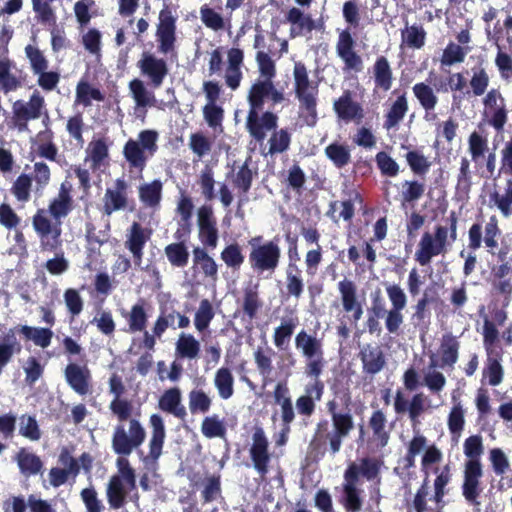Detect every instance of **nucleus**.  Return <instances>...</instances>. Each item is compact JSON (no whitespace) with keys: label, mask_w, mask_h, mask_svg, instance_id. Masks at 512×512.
<instances>
[{"label":"nucleus","mask_w":512,"mask_h":512,"mask_svg":"<svg viewBox=\"0 0 512 512\" xmlns=\"http://www.w3.org/2000/svg\"><path fill=\"white\" fill-rule=\"evenodd\" d=\"M386 293L391 303V309L385 319V328L390 334H397L404 321L402 311L407 305V296L397 284L388 285Z\"/></svg>","instance_id":"nucleus-15"},{"label":"nucleus","mask_w":512,"mask_h":512,"mask_svg":"<svg viewBox=\"0 0 512 512\" xmlns=\"http://www.w3.org/2000/svg\"><path fill=\"white\" fill-rule=\"evenodd\" d=\"M179 313L173 307H161L160 314L152 327L153 333L157 336H162L168 328L176 329L175 320L178 318Z\"/></svg>","instance_id":"nucleus-62"},{"label":"nucleus","mask_w":512,"mask_h":512,"mask_svg":"<svg viewBox=\"0 0 512 512\" xmlns=\"http://www.w3.org/2000/svg\"><path fill=\"white\" fill-rule=\"evenodd\" d=\"M426 401L427 397L422 392L415 393L410 400H407L402 390L398 389L394 397V411L397 415L408 413L410 421L416 424L427 410Z\"/></svg>","instance_id":"nucleus-21"},{"label":"nucleus","mask_w":512,"mask_h":512,"mask_svg":"<svg viewBox=\"0 0 512 512\" xmlns=\"http://www.w3.org/2000/svg\"><path fill=\"white\" fill-rule=\"evenodd\" d=\"M409 109L406 92H403L394 100L385 114L383 127L386 130L396 128L404 119Z\"/></svg>","instance_id":"nucleus-42"},{"label":"nucleus","mask_w":512,"mask_h":512,"mask_svg":"<svg viewBox=\"0 0 512 512\" xmlns=\"http://www.w3.org/2000/svg\"><path fill=\"white\" fill-rule=\"evenodd\" d=\"M499 336L500 332L496 324L493 321L485 319L482 326V338L485 353L503 351L502 348L498 346Z\"/></svg>","instance_id":"nucleus-60"},{"label":"nucleus","mask_w":512,"mask_h":512,"mask_svg":"<svg viewBox=\"0 0 512 512\" xmlns=\"http://www.w3.org/2000/svg\"><path fill=\"white\" fill-rule=\"evenodd\" d=\"M401 38L407 47L421 49L425 44L426 32L422 26L414 24L402 31Z\"/></svg>","instance_id":"nucleus-64"},{"label":"nucleus","mask_w":512,"mask_h":512,"mask_svg":"<svg viewBox=\"0 0 512 512\" xmlns=\"http://www.w3.org/2000/svg\"><path fill=\"white\" fill-rule=\"evenodd\" d=\"M501 11L505 14V19L502 24L500 21L494 24L493 31L488 39L494 40L497 44L499 40L505 37L507 42L512 43V4L509 3Z\"/></svg>","instance_id":"nucleus-57"},{"label":"nucleus","mask_w":512,"mask_h":512,"mask_svg":"<svg viewBox=\"0 0 512 512\" xmlns=\"http://www.w3.org/2000/svg\"><path fill=\"white\" fill-rule=\"evenodd\" d=\"M261 240L262 236H256L248 241L251 247L248 257L250 267L257 274H273L280 264L281 248L276 239L259 244Z\"/></svg>","instance_id":"nucleus-10"},{"label":"nucleus","mask_w":512,"mask_h":512,"mask_svg":"<svg viewBox=\"0 0 512 512\" xmlns=\"http://www.w3.org/2000/svg\"><path fill=\"white\" fill-rule=\"evenodd\" d=\"M343 310L350 315V320L357 323L363 315V307L357 297V286L350 279H343L337 284Z\"/></svg>","instance_id":"nucleus-24"},{"label":"nucleus","mask_w":512,"mask_h":512,"mask_svg":"<svg viewBox=\"0 0 512 512\" xmlns=\"http://www.w3.org/2000/svg\"><path fill=\"white\" fill-rule=\"evenodd\" d=\"M64 377L77 394L83 396L91 392V372L86 365L69 363L64 369Z\"/></svg>","instance_id":"nucleus-27"},{"label":"nucleus","mask_w":512,"mask_h":512,"mask_svg":"<svg viewBox=\"0 0 512 512\" xmlns=\"http://www.w3.org/2000/svg\"><path fill=\"white\" fill-rule=\"evenodd\" d=\"M356 41L349 29H344L339 33L336 43V53L344 63V71L361 72L363 69V60L361 55L355 50Z\"/></svg>","instance_id":"nucleus-17"},{"label":"nucleus","mask_w":512,"mask_h":512,"mask_svg":"<svg viewBox=\"0 0 512 512\" xmlns=\"http://www.w3.org/2000/svg\"><path fill=\"white\" fill-rule=\"evenodd\" d=\"M201 433L208 439L225 438L227 429L217 414L207 416L201 423Z\"/></svg>","instance_id":"nucleus-63"},{"label":"nucleus","mask_w":512,"mask_h":512,"mask_svg":"<svg viewBox=\"0 0 512 512\" xmlns=\"http://www.w3.org/2000/svg\"><path fill=\"white\" fill-rule=\"evenodd\" d=\"M274 403L279 406L281 424L291 425L296 418V408L286 382H278L273 391Z\"/></svg>","instance_id":"nucleus-29"},{"label":"nucleus","mask_w":512,"mask_h":512,"mask_svg":"<svg viewBox=\"0 0 512 512\" xmlns=\"http://www.w3.org/2000/svg\"><path fill=\"white\" fill-rule=\"evenodd\" d=\"M489 142L486 135L473 131L468 137V152L471 160L479 166L481 158L485 157L486 152L489 150Z\"/></svg>","instance_id":"nucleus-59"},{"label":"nucleus","mask_w":512,"mask_h":512,"mask_svg":"<svg viewBox=\"0 0 512 512\" xmlns=\"http://www.w3.org/2000/svg\"><path fill=\"white\" fill-rule=\"evenodd\" d=\"M158 133L155 130H142L138 139H128L123 147V156L130 170L143 172L147 162L158 150Z\"/></svg>","instance_id":"nucleus-8"},{"label":"nucleus","mask_w":512,"mask_h":512,"mask_svg":"<svg viewBox=\"0 0 512 512\" xmlns=\"http://www.w3.org/2000/svg\"><path fill=\"white\" fill-rule=\"evenodd\" d=\"M198 237L205 248L215 249L218 244L219 233L217 220L210 205H202L197 210Z\"/></svg>","instance_id":"nucleus-18"},{"label":"nucleus","mask_w":512,"mask_h":512,"mask_svg":"<svg viewBox=\"0 0 512 512\" xmlns=\"http://www.w3.org/2000/svg\"><path fill=\"white\" fill-rule=\"evenodd\" d=\"M249 110L245 127L249 135L259 143H262L267 132L274 130L278 125V116L271 112H260L266 101L271 105L280 104L285 100L283 90L277 89L273 80L257 79L250 87L247 95Z\"/></svg>","instance_id":"nucleus-4"},{"label":"nucleus","mask_w":512,"mask_h":512,"mask_svg":"<svg viewBox=\"0 0 512 512\" xmlns=\"http://www.w3.org/2000/svg\"><path fill=\"white\" fill-rule=\"evenodd\" d=\"M158 408L165 413L184 420L187 416L185 406L182 404V394L178 387L165 390L158 400Z\"/></svg>","instance_id":"nucleus-33"},{"label":"nucleus","mask_w":512,"mask_h":512,"mask_svg":"<svg viewBox=\"0 0 512 512\" xmlns=\"http://www.w3.org/2000/svg\"><path fill=\"white\" fill-rule=\"evenodd\" d=\"M484 106L483 115L487 118V123L501 133L508 122V109L506 100L498 88L490 89L482 98Z\"/></svg>","instance_id":"nucleus-13"},{"label":"nucleus","mask_w":512,"mask_h":512,"mask_svg":"<svg viewBox=\"0 0 512 512\" xmlns=\"http://www.w3.org/2000/svg\"><path fill=\"white\" fill-rule=\"evenodd\" d=\"M295 95L299 101L300 117L309 127L318 121L317 103L318 87L311 86L307 68L304 63L296 62L293 70Z\"/></svg>","instance_id":"nucleus-7"},{"label":"nucleus","mask_w":512,"mask_h":512,"mask_svg":"<svg viewBox=\"0 0 512 512\" xmlns=\"http://www.w3.org/2000/svg\"><path fill=\"white\" fill-rule=\"evenodd\" d=\"M177 15L165 5L159 12L155 37L157 48L161 54L167 55L175 51L177 41Z\"/></svg>","instance_id":"nucleus-12"},{"label":"nucleus","mask_w":512,"mask_h":512,"mask_svg":"<svg viewBox=\"0 0 512 512\" xmlns=\"http://www.w3.org/2000/svg\"><path fill=\"white\" fill-rule=\"evenodd\" d=\"M193 262L195 265L200 266L201 272L205 277L211 278L212 280L217 279L218 266L205 248L195 247L193 249Z\"/></svg>","instance_id":"nucleus-58"},{"label":"nucleus","mask_w":512,"mask_h":512,"mask_svg":"<svg viewBox=\"0 0 512 512\" xmlns=\"http://www.w3.org/2000/svg\"><path fill=\"white\" fill-rule=\"evenodd\" d=\"M73 186L69 181L60 184L56 197L52 198L48 210L38 209L32 217V226L44 252H55L62 246V219L74 208Z\"/></svg>","instance_id":"nucleus-3"},{"label":"nucleus","mask_w":512,"mask_h":512,"mask_svg":"<svg viewBox=\"0 0 512 512\" xmlns=\"http://www.w3.org/2000/svg\"><path fill=\"white\" fill-rule=\"evenodd\" d=\"M146 432L137 419H130L129 433L124 425H117L112 436V448L117 455L128 456L145 440Z\"/></svg>","instance_id":"nucleus-11"},{"label":"nucleus","mask_w":512,"mask_h":512,"mask_svg":"<svg viewBox=\"0 0 512 512\" xmlns=\"http://www.w3.org/2000/svg\"><path fill=\"white\" fill-rule=\"evenodd\" d=\"M333 109L337 117L345 122H360L364 117L361 104L353 100L352 93L349 90L344 91L343 94L334 101Z\"/></svg>","instance_id":"nucleus-28"},{"label":"nucleus","mask_w":512,"mask_h":512,"mask_svg":"<svg viewBox=\"0 0 512 512\" xmlns=\"http://www.w3.org/2000/svg\"><path fill=\"white\" fill-rule=\"evenodd\" d=\"M129 185L124 178H117L113 188H107L103 197L102 212L106 216L124 210L128 206Z\"/></svg>","instance_id":"nucleus-22"},{"label":"nucleus","mask_w":512,"mask_h":512,"mask_svg":"<svg viewBox=\"0 0 512 512\" xmlns=\"http://www.w3.org/2000/svg\"><path fill=\"white\" fill-rule=\"evenodd\" d=\"M152 230L134 221L126 231L125 248L132 254L135 265H140L144 256V248L151 239Z\"/></svg>","instance_id":"nucleus-20"},{"label":"nucleus","mask_w":512,"mask_h":512,"mask_svg":"<svg viewBox=\"0 0 512 512\" xmlns=\"http://www.w3.org/2000/svg\"><path fill=\"white\" fill-rule=\"evenodd\" d=\"M44 104V98L37 91L30 96L28 103L22 100L14 102L13 121L15 126L20 131L25 130L29 120L38 119L41 116V110Z\"/></svg>","instance_id":"nucleus-19"},{"label":"nucleus","mask_w":512,"mask_h":512,"mask_svg":"<svg viewBox=\"0 0 512 512\" xmlns=\"http://www.w3.org/2000/svg\"><path fill=\"white\" fill-rule=\"evenodd\" d=\"M460 342L452 334H445L440 344V361L435 354L430 356L429 368H453L459 357Z\"/></svg>","instance_id":"nucleus-26"},{"label":"nucleus","mask_w":512,"mask_h":512,"mask_svg":"<svg viewBox=\"0 0 512 512\" xmlns=\"http://www.w3.org/2000/svg\"><path fill=\"white\" fill-rule=\"evenodd\" d=\"M324 153L337 169H342L351 162V151L346 144L332 142L325 147Z\"/></svg>","instance_id":"nucleus-52"},{"label":"nucleus","mask_w":512,"mask_h":512,"mask_svg":"<svg viewBox=\"0 0 512 512\" xmlns=\"http://www.w3.org/2000/svg\"><path fill=\"white\" fill-rule=\"evenodd\" d=\"M227 58L225 83L230 89L236 90L243 78L241 67L244 61V52L240 48L232 47L227 52Z\"/></svg>","instance_id":"nucleus-34"},{"label":"nucleus","mask_w":512,"mask_h":512,"mask_svg":"<svg viewBox=\"0 0 512 512\" xmlns=\"http://www.w3.org/2000/svg\"><path fill=\"white\" fill-rule=\"evenodd\" d=\"M482 246L498 261L490 268L489 283L495 294L504 297V306H508L512 300V257H508L512 241L503 236L495 215L490 216L484 226L477 221L468 229V248L476 251Z\"/></svg>","instance_id":"nucleus-1"},{"label":"nucleus","mask_w":512,"mask_h":512,"mask_svg":"<svg viewBox=\"0 0 512 512\" xmlns=\"http://www.w3.org/2000/svg\"><path fill=\"white\" fill-rule=\"evenodd\" d=\"M489 206L500 211L502 216L512 214V178H507L503 189L495 188L489 193Z\"/></svg>","instance_id":"nucleus-38"},{"label":"nucleus","mask_w":512,"mask_h":512,"mask_svg":"<svg viewBox=\"0 0 512 512\" xmlns=\"http://www.w3.org/2000/svg\"><path fill=\"white\" fill-rule=\"evenodd\" d=\"M298 325L297 317H289L282 319L279 326L274 329L273 343L279 350L288 348L291 337Z\"/></svg>","instance_id":"nucleus-45"},{"label":"nucleus","mask_w":512,"mask_h":512,"mask_svg":"<svg viewBox=\"0 0 512 512\" xmlns=\"http://www.w3.org/2000/svg\"><path fill=\"white\" fill-rule=\"evenodd\" d=\"M285 19L292 25L290 36H300L304 31L311 32L316 28L315 21L309 14H304L299 8L292 7L286 13Z\"/></svg>","instance_id":"nucleus-41"},{"label":"nucleus","mask_w":512,"mask_h":512,"mask_svg":"<svg viewBox=\"0 0 512 512\" xmlns=\"http://www.w3.org/2000/svg\"><path fill=\"white\" fill-rule=\"evenodd\" d=\"M426 185L418 180H404L401 183L400 202L401 206H413L425 194Z\"/></svg>","instance_id":"nucleus-47"},{"label":"nucleus","mask_w":512,"mask_h":512,"mask_svg":"<svg viewBox=\"0 0 512 512\" xmlns=\"http://www.w3.org/2000/svg\"><path fill=\"white\" fill-rule=\"evenodd\" d=\"M124 482V478L118 474L110 477L106 487V498L110 509L118 510L126 505L128 491Z\"/></svg>","instance_id":"nucleus-39"},{"label":"nucleus","mask_w":512,"mask_h":512,"mask_svg":"<svg viewBox=\"0 0 512 512\" xmlns=\"http://www.w3.org/2000/svg\"><path fill=\"white\" fill-rule=\"evenodd\" d=\"M503 351L486 353V360L482 370V383L487 381L490 386H498L504 379Z\"/></svg>","instance_id":"nucleus-32"},{"label":"nucleus","mask_w":512,"mask_h":512,"mask_svg":"<svg viewBox=\"0 0 512 512\" xmlns=\"http://www.w3.org/2000/svg\"><path fill=\"white\" fill-rule=\"evenodd\" d=\"M215 317V310L213 304L209 299H202L194 314V326L199 333H204L208 330L210 323Z\"/></svg>","instance_id":"nucleus-56"},{"label":"nucleus","mask_w":512,"mask_h":512,"mask_svg":"<svg viewBox=\"0 0 512 512\" xmlns=\"http://www.w3.org/2000/svg\"><path fill=\"white\" fill-rule=\"evenodd\" d=\"M17 464L25 476L36 475L41 472L43 462L39 456L21 448L16 455Z\"/></svg>","instance_id":"nucleus-53"},{"label":"nucleus","mask_w":512,"mask_h":512,"mask_svg":"<svg viewBox=\"0 0 512 512\" xmlns=\"http://www.w3.org/2000/svg\"><path fill=\"white\" fill-rule=\"evenodd\" d=\"M176 356L182 359H195L200 353V343L192 334L181 333L176 342Z\"/></svg>","instance_id":"nucleus-55"},{"label":"nucleus","mask_w":512,"mask_h":512,"mask_svg":"<svg viewBox=\"0 0 512 512\" xmlns=\"http://www.w3.org/2000/svg\"><path fill=\"white\" fill-rule=\"evenodd\" d=\"M200 19L206 28L216 32L231 28L230 18H224L221 13L208 4H203L200 7Z\"/></svg>","instance_id":"nucleus-44"},{"label":"nucleus","mask_w":512,"mask_h":512,"mask_svg":"<svg viewBox=\"0 0 512 512\" xmlns=\"http://www.w3.org/2000/svg\"><path fill=\"white\" fill-rule=\"evenodd\" d=\"M368 427L372 431L371 442L377 448H384L390 440V430L387 429V418L381 409L374 410L368 420Z\"/></svg>","instance_id":"nucleus-35"},{"label":"nucleus","mask_w":512,"mask_h":512,"mask_svg":"<svg viewBox=\"0 0 512 512\" xmlns=\"http://www.w3.org/2000/svg\"><path fill=\"white\" fill-rule=\"evenodd\" d=\"M341 400L344 408L340 409L335 399L326 403L327 412L331 417L333 430L329 431L328 422L320 421L316 425L315 432L308 446V454L314 461H319L325 457L329 446L332 455L337 454L342 446V442L354 430V418L349 408L351 404V395L348 389L343 391Z\"/></svg>","instance_id":"nucleus-2"},{"label":"nucleus","mask_w":512,"mask_h":512,"mask_svg":"<svg viewBox=\"0 0 512 512\" xmlns=\"http://www.w3.org/2000/svg\"><path fill=\"white\" fill-rule=\"evenodd\" d=\"M220 258L228 268L234 271L240 270L241 266L245 261V256L242 252V248L237 242L227 245L222 250Z\"/></svg>","instance_id":"nucleus-61"},{"label":"nucleus","mask_w":512,"mask_h":512,"mask_svg":"<svg viewBox=\"0 0 512 512\" xmlns=\"http://www.w3.org/2000/svg\"><path fill=\"white\" fill-rule=\"evenodd\" d=\"M214 386L221 399L227 400L234 395V376L228 367H220L215 372Z\"/></svg>","instance_id":"nucleus-51"},{"label":"nucleus","mask_w":512,"mask_h":512,"mask_svg":"<svg viewBox=\"0 0 512 512\" xmlns=\"http://www.w3.org/2000/svg\"><path fill=\"white\" fill-rule=\"evenodd\" d=\"M359 358L362 362L363 371L369 375L379 373L386 365L385 355L379 346L367 344L359 352Z\"/></svg>","instance_id":"nucleus-36"},{"label":"nucleus","mask_w":512,"mask_h":512,"mask_svg":"<svg viewBox=\"0 0 512 512\" xmlns=\"http://www.w3.org/2000/svg\"><path fill=\"white\" fill-rule=\"evenodd\" d=\"M164 253L168 262L173 267L184 268L189 263L190 253L184 241L168 244L164 248Z\"/></svg>","instance_id":"nucleus-50"},{"label":"nucleus","mask_w":512,"mask_h":512,"mask_svg":"<svg viewBox=\"0 0 512 512\" xmlns=\"http://www.w3.org/2000/svg\"><path fill=\"white\" fill-rule=\"evenodd\" d=\"M314 381L305 386V393L300 395L295 402V408L300 416L309 418L316 410V402L322 399L325 385L319 378H313Z\"/></svg>","instance_id":"nucleus-23"},{"label":"nucleus","mask_w":512,"mask_h":512,"mask_svg":"<svg viewBox=\"0 0 512 512\" xmlns=\"http://www.w3.org/2000/svg\"><path fill=\"white\" fill-rule=\"evenodd\" d=\"M372 74L375 89L387 92L394 81L393 70L385 56H378L372 66Z\"/></svg>","instance_id":"nucleus-40"},{"label":"nucleus","mask_w":512,"mask_h":512,"mask_svg":"<svg viewBox=\"0 0 512 512\" xmlns=\"http://www.w3.org/2000/svg\"><path fill=\"white\" fill-rule=\"evenodd\" d=\"M262 305L263 302L258 292V285L246 287L243 291L242 310L243 314L248 317L249 321H252L257 317Z\"/></svg>","instance_id":"nucleus-54"},{"label":"nucleus","mask_w":512,"mask_h":512,"mask_svg":"<svg viewBox=\"0 0 512 512\" xmlns=\"http://www.w3.org/2000/svg\"><path fill=\"white\" fill-rule=\"evenodd\" d=\"M412 92L421 108L425 111L424 119L426 121L435 120L437 114L434 111L438 105L439 98L434 89L425 82H418L413 85Z\"/></svg>","instance_id":"nucleus-30"},{"label":"nucleus","mask_w":512,"mask_h":512,"mask_svg":"<svg viewBox=\"0 0 512 512\" xmlns=\"http://www.w3.org/2000/svg\"><path fill=\"white\" fill-rule=\"evenodd\" d=\"M383 461L381 459L364 457L359 464L352 462L344 471L342 485V505L346 512H361L363 506V490L358 487L360 477L368 481L379 477Z\"/></svg>","instance_id":"nucleus-5"},{"label":"nucleus","mask_w":512,"mask_h":512,"mask_svg":"<svg viewBox=\"0 0 512 512\" xmlns=\"http://www.w3.org/2000/svg\"><path fill=\"white\" fill-rule=\"evenodd\" d=\"M146 306V301L140 298L134 305L131 306L130 311L121 312L122 317L128 324L130 333L143 332L146 330L149 318Z\"/></svg>","instance_id":"nucleus-37"},{"label":"nucleus","mask_w":512,"mask_h":512,"mask_svg":"<svg viewBox=\"0 0 512 512\" xmlns=\"http://www.w3.org/2000/svg\"><path fill=\"white\" fill-rule=\"evenodd\" d=\"M142 75L148 77L153 87L158 88L163 84L169 69L167 63L162 58H157L153 54L144 52L137 63Z\"/></svg>","instance_id":"nucleus-25"},{"label":"nucleus","mask_w":512,"mask_h":512,"mask_svg":"<svg viewBox=\"0 0 512 512\" xmlns=\"http://www.w3.org/2000/svg\"><path fill=\"white\" fill-rule=\"evenodd\" d=\"M295 347L305 358L304 373L309 378H319L325 368L323 338L300 330L295 336Z\"/></svg>","instance_id":"nucleus-9"},{"label":"nucleus","mask_w":512,"mask_h":512,"mask_svg":"<svg viewBox=\"0 0 512 512\" xmlns=\"http://www.w3.org/2000/svg\"><path fill=\"white\" fill-rule=\"evenodd\" d=\"M163 184L159 179L150 183H145L139 187V199L144 206L156 208L160 205L162 199Z\"/></svg>","instance_id":"nucleus-48"},{"label":"nucleus","mask_w":512,"mask_h":512,"mask_svg":"<svg viewBox=\"0 0 512 512\" xmlns=\"http://www.w3.org/2000/svg\"><path fill=\"white\" fill-rule=\"evenodd\" d=\"M484 61L481 60L479 65L471 68V78L469 80L470 91L474 97L485 96L490 85V76L483 66Z\"/></svg>","instance_id":"nucleus-43"},{"label":"nucleus","mask_w":512,"mask_h":512,"mask_svg":"<svg viewBox=\"0 0 512 512\" xmlns=\"http://www.w3.org/2000/svg\"><path fill=\"white\" fill-rule=\"evenodd\" d=\"M249 454L254 469L262 478H265L269 472L271 454L268 438L261 427L255 428L253 432Z\"/></svg>","instance_id":"nucleus-16"},{"label":"nucleus","mask_w":512,"mask_h":512,"mask_svg":"<svg viewBox=\"0 0 512 512\" xmlns=\"http://www.w3.org/2000/svg\"><path fill=\"white\" fill-rule=\"evenodd\" d=\"M149 426L151 428V438L149 440L148 458L157 461L162 454L166 430L161 415L154 413L149 417Z\"/></svg>","instance_id":"nucleus-31"},{"label":"nucleus","mask_w":512,"mask_h":512,"mask_svg":"<svg viewBox=\"0 0 512 512\" xmlns=\"http://www.w3.org/2000/svg\"><path fill=\"white\" fill-rule=\"evenodd\" d=\"M447 221L449 222V227L437 225L434 228V234L430 232L423 233L415 252V260L421 266L429 265L434 257L447 252V247L450 244L448 242V233H450L452 241L456 240L458 218L454 211H451Z\"/></svg>","instance_id":"nucleus-6"},{"label":"nucleus","mask_w":512,"mask_h":512,"mask_svg":"<svg viewBox=\"0 0 512 512\" xmlns=\"http://www.w3.org/2000/svg\"><path fill=\"white\" fill-rule=\"evenodd\" d=\"M285 288L287 297H294L296 300L302 297L304 293V280L302 270L297 264L287 265Z\"/></svg>","instance_id":"nucleus-46"},{"label":"nucleus","mask_w":512,"mask_h":512,"mask_svg":"<svg viewBox=\"0 0 512 512\" xmlns=\"http://www.w3.org/2000/svg\"><path fill=\"white\" fill-rule=\"evenodd\" d=\"M483 477V465L478 461H466L463 471V483L461 486L464 499L471 505H479V497L483 492L481 478Z\"/></svg>","instance_id":"nucleus-14"},{"label":"nucleus","mask_w":512,"mask_h":512,"mask_svg":"<svg viewBox=\"0 0 512 512\" xmlns=\"http://www.w3.org/2000/svg\"><path fill=\"white\" fill-rule=\"evenodd\" d=\"M15 330L21 334L25 340H32L35 345L41 348H47L51 344L53 337V331L50 328L23 325L16 327Z\"/></svg>","instance_id":"nucleus-49"}]
</instances>
